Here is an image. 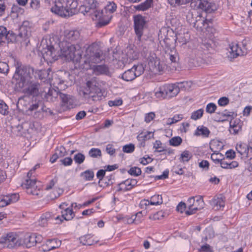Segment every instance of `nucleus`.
<instances>
[{
    "instance_id": "nucleus-60",
    "label": "nucleus",
    "mask_w": 252,
    "mask_h": 252,
    "mask_svg": "<svg viewBox=\"0 0 252 252\" xmlns=\"http://www.w3.org/2000/svg\"><path fill=\"white\" fill-rule=\"evenodd\" d=\"M183 118L182 115H177L174 116L171 119H169L167 125H172V124L177 123Z\"/></svg>"
},
{
    "instance_id": "nucleus-41",
    "label": "nucleus",
    "mask_w": 252,
    "mask_h": 252,
    "mask_svg": "<svg viewBox=\"0 0 252 252\" xmlns=\"http://www.w3.org/2000/svg\"><path fill=\"white\" fill-rule=\"evenodd\" d=\"M222 157L223 155L218 152L217 153L214 152L213 154H212L211 156V158L215 162V163H220H220L223 159V158L222 159L220 158Z\"/></svg>"
},
{
    "instance_id": "nucleus-39",
    "label": "nucleus",
    "mask_w": 252,
    "mask_h": 252,
    "mask_svg": "<svg viewBox=\"0 0 252 252\" xmlns=\"http://www.w3.org/2000/svg\"><path fill=\"white\" fill-rule=\"evenodd\" d=\"M151 205H157L161 204L163 202L161 195H154L152 196L149 200Z\"/></svg>"
},
{
    "instance_id": "nucleus-29",
    "label": "nucleus",
    "mask_w": 252,
    "mask_h": 252,
    "mask_svg": "<svg viewBox=\"0 0 252 252\" xmlns=\"http://www.w3.org/2000/svg\"><path fill=\"white\" fill-rule=\"evenodd\" d=\"M212 19L206 18L204 20V18L199 15L196 20V22H195L193 27L197 30H201L202 29L203 27L205 26V24L207 23V22L212 23Z\"/></svg>"
},
{
    "instance_id": "nucleus-7",
    "label": "nucleus",
    "mask_w": 252,
    "mask_h": 252,
    "mask_svg": "<svg viewBox=\"0 0 252 252\" xmlns=\"http://www.w3.org/2000/svg\"><path fill=\"white\" fill-rule=\"evenodd\" d=\"M179 93V86L176 84H166L160 87L155 93L158 98L170 99L176 96Z\"/></svg>"
},
{
    "instance_id": "nucleus-62",
    "label": "nucleus",
    "mask_w": 252,
    "mask_h": 252,
    "mask_svg": "<svg viewBox=\"0 0 252 252\" xmlns=\"http://www.w3.org/2000/svg\"><path fill=\"white\" fill-rule=\"evenodd\" d=\"M101 17L97 18L96 20H98V22L96 24V27L98 28H101L109 24L110 20H103L101 19Z\"/></svg>"
},
{
    "instance_id": "nucleus-59",
    "label": "nucleus",
    "mask_w": 252,
    "mask_h": 252,
    "mask_svg": "<svg viewBox=\"0 0 252 252\" xmlns=\"http://www.w3.org/2000/svg\"><path fill=\"white\" fill-rule=\"evenodd\" d=\"M168 174H169V170H165L162 175H158L156 176H153V177L155 178V180L157 181L158 180H163L165 179L168 178Z\"/></svg>"
},
{
    "instance_id": "nucleus-38",
    "label": "nucleus",
    "mask_w": 252,
    "mask_h": 252,
    "mask_svg": "<svg viewBox=\"0 0 252 252\" xmlns=\"http://www.w3.org/2000/svg\"><path fill=\"white\" fill-rule=\"evenodd\" d=\"M168 53H167V55L169 56V59L171 63H176L179 60V56L178 53L176 52L175 49L169 50Z\"/></svg>"
},
{
    "instance_id": "nucleus-61",
    "label": "nucleus",
    "mask_w": 252,
    "mask_h": 252,
    "mask_svg": "<svg viewBox=\"0 0 252 252\" xmlns=\"http://www.w3.org/2000/svg\"><path fill=\"white\" fill-rule=\"evenodd\" d=\"M156 115L154 112H150L146 114L145 116V122L147 123H149L155 117Z\"/></svg>"
},
{
    "instance_id": "nucleus-4",
    "label": "nucleus",
    "mask_w": 252,
    "mask_h": 252,
    "mask_svg": "<svg viewBox=\"0 0 252 252\" xmlns=\"http://www.w3.org/2000/svg\"><path fill=\"white\" fill-rule=\"evenodd\" d=\"M158 38L162 40V41H160V43L164 47L166 52L169 50L175 49V43L177 38L172 29L162 28L159 31Z\"/></svg>"
},
{
    "instance_id": "nucleus-52",
    "label": "nucleus",
    "mask_w": 252,
    "mask_h": 252,
    "mask_svg": "<svg viewBox=\"0 0 252 252\" xmlns=\"http://www.w3.org/2000/svg\"><path fill=\"white\" fill-rule=\"evenodd\" d=\"M217 106L214 103H209L206 107V111L208 113L212 114L215 112L217 109Z\"/></svg>"
},
{
    "instance_id": "nucleus-49",
    "label": "nucleus",
    "mask_w": 252,
    "mask_h": 252,
    "mask_svg": "<svg viewBox=\"0 0 252 252\" xmlns=\"http://www.w3.org/2000/svg\"><path fill=\"white\" fill-rule=\"evenodd\" d=\"M78 11L83 13L84 15L87 14L92 16L91 12L90 11L89 6L87 4L85 3V1L84 2V4L83 5L80 6L79 9H78Z\"/></svg>"
},
{
    "instance_id": "nucleus-63",
    "label": "nucleus",
    "mask_w": 252,
    "mask_h": 252,
    "mask_svg": "<svg viewBox=\"0 0 252 252\" xmlns=\"http://www.w3.org/2000/svg\"><path fill=\"white\" fill-rule=\"evenodd\" d=\"M123 100L121 99H116L115 100H110L108 101V104L110 106H119L122 104Z\"/></svg>"
},
{
    "instance_id": "nucleus-37",
    "label": "nucleus",
    "mask_w": 252,
    "mask_h": 252,
    "mask_svg": "<svg viewBox=\"0 0 252 252\" xmlns=\"http://www.w3.org/2000/svg\"><path fill=\"white\" fill-rule=\"evenodd\" d=\"M79 240L83 245L91 246L94 244V241L92 239V237L90 234L81 236L80 237Z\"/></svg>"
},
{
    "instance_id": "nucleus-44",
    "label": "nucleus",
    "mask_w": 252,
    "mask_h": 252,
    "mask_svg": "<svg viewBox=\"0 0 252 252\" xmlns=\"http://www.w3.org/2000/svg\"><path fill=\"white\" fill-rule=\"evenodd\" d=\"M204 113V110L202 108L199 109L191 113L190 119L193 120H197L201 118Z\"/></svg>"
},
{
    "instance_id": "nucleus-19",
    "label": "nucleus",
    "mask_w": 252,
    "mask_h": 252,
    "mask_svg": "<svg viewBox=\"0 0 252 252\" xmlns=\"http://www.w3.org/2000/svg\"><path fill=\"white\" fill-rule=\"evenodd\" d=\"M61 241L58 239H48L46 243L41 246V251L44 252L58 248L61 245Z\"/></svg>"
},
{
    "instance_id": "nucleus-21",
    "label": "nucleus",
    "mask_w": 252,
    "mask_h": 252,
    "mask_svg": "<svg viewBox=\"0 0 252 252\" xmlns=\"http://www.w3.org/2000/svg\"><path fill=\"white\" fill-rule=\"evenodd\" d=\"M63 6L64 4L63 0H58L55 1V5L51 8V11L58 15L65 17L66 16L63 7Z\"/></svg>"
},
{
    "instance_id": "nucleus-32",
    "label": "nucleus",
    "mask_w": 252,
    "mask_h": 252,
    "mask_svg": "<svg viewBox=\"0 0 252 252\" xmlns=\"http://www.w3.org/2000/svg\"><path fill=\"white\" fill-rule=\"evenodd\" d=\"M199 16V14L197 12L189 11L186 16L187 21L190 25L193 26L195 22H196V20Z\"/></svg>"
},
{
    "instance_id": "nucleus-24",
    "label": "nucleus",
    "mask_w": 252,
    "mask_h": 252,
    "mask_svg": "<svg viewBox=\"0 0 252 252\" xmlns=\"http://www.w3.org/2000/svg\"><path fill=\"white\" fill-rule=\"evenodd\" d=\"M230 54L231 58H236L239 56L243 55L244 52L239 47L238 43H232L230 45Z\"/></svg>"
},
{
    "instance_id": "nucleus-53",
    "label": "nucleus",
    "mask_w": 252,
    "mask_h": 252,
    "mask_svg": "<svg viewBox=\"0 0 252 252\" xmlns=\"http://www.w3.org/2000/svg\"><path fill=\"white\" fill-rule=\"evenodd\" d=\"M36 77L39 78L40 80H43L45 79L48 76V73L46 70H40L36 72Z\"/></svg>"
},
{
    "instance_id": "nucleus-13",
    "label": "nucleus",
    "mask_w": 252,
    "mask_h": 252,
    "mask_svg": "<svg viewBox=\"0 0 252 252\" xmlns=\"http://www.w3.org/2000/svg\"><path fill=\"white\" fill-rule=\"evenodd\" d=\"M144 71V68L142 64L134 65L130 69L125 71L121 75V78L126 81H131L140 76Z\"/></svg>"
},
{
    "instance_id": "nucleus-58",
    "label": "nucleus",
    "mask_w": 252,
    "mask_h": 252,
    "mask_svg": "<svg viewBox=\"0 0 252 252\" xmlns=\"http://www.w3.org/2000/svg\"><path fill=\"white\" fill-rule=\"evenodd\" d=\"M106 9L107 10L109 11L111 13H113L117 9V5L114 2H109V4H108L106 6Z\"/></svg>"
},
{
    "instance_id": "nucleus-43",
    "label": "nucleus",
    "mask_w": 252,
    "mask_h": 252,
    "mask_svg": "<svg viewBox=\"0 0 252 252\" xmlns=\"http://www.w3.org/2000/svg\"><path fill=\"white\" fill-rule=\"evenodd\" d=\"M114 179L115 177L112 174L105 177L103 179V183H102L103 184L102 187H108L112 185L113 184L112 180H114Z\"/></svg>"
},
{
    "instance_id": "nucleus-30",
    "label": "nucleus",
    "mask_w": 252,
    "mask_h": 252,
    "mask_svg": "<svg viewBox=\"0 0 252 252\" xmlns=\"http://www.w3.org/2000/svg\"><path fill=\"white\" fill-rule=\"evenodd\" d=\"M16 197V193H12L7 195L3 196L2 198H0V207H4L12 202L13 199Z\"/></svg>"
},
{
    "instance_id": "nucleus-3",
    "label": "nucleus",
    "mask_w": 252,
    "mask_h": 252,
    "mask_svg": "<svg viewBox=\"0 0 252 252\" xmlns=\"http://www.w3.org/2000/svg\"><path fill=\"white\" fill-rule=\"evenodd\" d=\"M169 4L173 7L186 4L190 2V5L194 8L200 9L206 13H211L214 10L213 4L208 0H168Z\"/></svg>"
},
{
    "instance_id": "nucleus-9",
    "label": "nucleus",
    "mask_w": 252,
    "mask_h": 252,
    "mask_svg": "<svg viewBox=\"0 0 252 252\" xmlns=\"http://www.w3.org/2000/svg\"><path fill=\"white\" fill-rule=\"evenodd\" d=\"M31 35V27L28 21H25L19 28V33L17 35V43H19L21 47H27L30 43L29 37Z\"/></svg>"
},
{
    "instance_id": "nucleus-35",
    "label": "nucleus",
    "mask_w": 252,
    "mask_h": 252,
    "mask_svg": "<svg viewBox=\"0 0 252 252\" xmlns=\"http://www.w3.org/2000/svg\"><path fill=\"white\" fill-rule=\"evenodd\" d=\"M94 172L92 170H87L80 174V177L85 181H92L94 178Z\"/></svg>"
},
{
    "instance_id": "nucleus-26",
    "label": "nucleus",
    "mask_w": 252,
    "mask_h": 252,
    "mask_svg": "<svg viewBox=\"0 0 252 252\" xmlns=\"http://www.w3.org/2000/svg\"><path fill=\"white\" fill-rule=\"evenodd\" d=\"M94 73L97 75L99 74H107L109 71L106 65H94L92 67Z\"/></svg>"
},
{
    "instance_id": "nucleus-23",
    "label": "nucleus",
    "mask_w": 252,
    "mask_h": 252,
    "mask_svg": "<svg viewBox=\"0 0 252 252\" xmlns=\"http://www.w3.org/2000/svg\"><path fill=\"white\" fill-rule=\"evenodd\" d=\"M61 92L57 91L54 88H49L48 93H45L44 94V99L47 101H54L56 100L58 96H59V94Z\"/></svg>"
},
{
    "instance_id": "nucleus-50",
    "label": "nucleus",
    "mask_w": 252,
    "mask_h": 252,
    "mask_svg": "<svg viewBox=\"0 0 252 252\" xmlns=\"http://www.w3.org/2000/svg\"><path fill=\"white\" fill-rule=\"evenodd\" d=\"M85 159V156L81 153L76 154L74 157V160L75 162L78 164L82 163L84 161Z\"/></svg>"
},
{
    "instance_id": "nucleus-57",
    "label": "nucleus",
    "mask_w": 252,
    "mask_h": 252,
    "mask_svg": "<svg viewBox=\"0 0 252 252\" xmlns=\"http://www.w3.org/2000/svg\"><path fill=\"white\" fill-rule=\"evenodd\" d=\"M142 217V212H139L135 215L132 216L131 219L133 220V222L137 224L140 222V219Z\"/></svg>"
},
{
    "instance_id": "nucleus-55",
    "label": "nucleus",
    "mask_w": 252,
    "mask_h": 252,
    "mask_svg": "<svg viewBox=\"0 0 252 252\" xmlns=\"http://www.w3.org/2000/svg\"><path fill=\"white\" fill-rule=\"evenodd\" d=\"M135 147L133 144L126 145L123 147V151L125 153H131L134 151Z\"/></svg>"
},
{
    "instance_id": "nucleus-48",
    "label": "nucleus",
    "mask_w": 252,
    "mask_h": 252,
    "mask_svg": "<svg viewBox=\"0 0 252 252\" xmlns=\"http://www.w3.org/2000/svg\"><path fill=\"white\" fill-rule=\"evenodd\" d=\"M182 139L180 136L172 137L169 140V144L173 146H178L181 144Z\"/></svg>"
},
{
    "instance_id": "nucleus-5",
    "label": "nucleus",
    "mask_w": 252,
    "mask_h": 252,
    "mask_svg": "<svg viewBox=\"0 0 252 252\" xmlns=\"http://www.w3.org/2000/svg\"><path fill=\"white\" fill-rule=\"evenodd\" d=\"M17 245L26 247L27 248L35 246L43 241L42 236L36 233H26L18 236L17 235Z\"/></svg>"
},
{
    "instance_id": "nucleus-16",
    "label": "nucleus",
    "mask_w": 252,
    "mask_h": 252,
    "mask_svg": "<svg viewBox=\"0 0 252 252\" xmlns=\"http://www.w3.org/2000/svg\"><path fill=\"white\" fill-rule=\"evenodd\" d=\"M85 3L87 4L90 9V11L92 14L93 20H96L102 17L103 14L102 10L98 9V3L96 0H85Z\"/></svg>"
},
{
    "instance_id": "nucleus-1",
    "label": "nucleus",
    "mask_w": 252,
    "mask_h": 252,
    "mask_svg": "<svg viewBox=\"0 0 252 252\" xmlns=\"http://www.w3.org/2000/svg\"><path fill=\"white\" fill-rule=\"evenodd\" d=\"M34 69L17 61V89L19 88L25 96L37 99L43 95L39 83L32 80Z\"/></svg>"
},
{
    "instance_id": "nucleus-2",
    "label": "nucleus",
    "mask_w": 252,
    "mask_h": 252,
    "mask_svg": "<svg viewBox=\"0 0 252 252\" xmlns=\"http://www.w3.org/2000/svg\"><path fill=\"white\" fill-rule=\"evenodd\" d=\"M82 46L80 42L75 44L62 42L60 44L61 54L59 55L66 61L80 63L82 60L81 50Z\"/></svg>"
},
{
    "instance_id": "nucleus-33",
    "label": "nucleus",
    "mask_w": 252,
    "mask_h": 252,
    "mask_svg": "<svg viewBox=\"0 0 252 252\" xmlns=\"http://www.w3.org/2000/svg\"><path fill=\"white\" fill-rule=\"evenodd\" d=\"M239 163L236 161L228 162L225 160V158H223L221 163L220 166L224 169H233L238 167Z\"/></svg>"
},
{
    "instance_id": "nucleus-47",
    "label": "nucleus",
    "mask_w": 252,
    "mask_h": 252,
    "mask_svg": "<svg viewBox=\"0 0 252 252\" xmlns=\"http://www.w3.org/2000/svg\"><path fill=\"white\" fill-rule=\"evenodd\" d=\"M89 156L93 158L101 157V151L97 148H92L89 152Z\"/></svg>"
},
{
    "instance_id": "nucleus-11",
    "label": "nucleus",
    "mask_w": 252,
    "mask_h": 252,
    "mask_svg": "<svg viewBox=\"0 0 252 252\" xmlns=\"http://www.w3.org/2000/svg\"><path fill=\"white\" fill-rule=\"evenodd\" d=\"M188 203H189L188 209L185 211V214L188 216L195 214L197 211L203 208L204 206L202 196L191 197L188 199Z\"/></svg>"
},
{
    "instance_id": "nucleus-31",
    "label": "nucleus",
    "mask_w": 252,
    "mask_h": 252,
    "mask_svg": "<svg viewBox=\"0 0 252 252\" xmlns=\"http://www.w3.org/2000/svg\"><path fill=\"white\" fill-rule=\"evenodd\" d=\"M41 97H40L39 98H38L37 99H33V100H32V104L30 105L28 110L30 111L36 110L39 106H41L42 111L47 112V110L44 109V108L43 106V103L41 100Z\"/></svg>"
},
{
    "instance_id": "nucleus-17",
    "label": "nucleus",
    "mask_w": 252,
    "mask_h": 252,
    "mask_svg": "<svg viewBox=\"0 0 252 252\" xmlns=\"http://www.w3.org/2000/svg\"><path fill=\"white\" fill-rule=\"evenodd\" d=\"M0 244L3 245V247L13 248L16 246V234L9 232L0 239Z\"/></svg>"
},
{
    "instance_id": "nucleus-36",
    "label": "nucleus",
    "mask_w": 252,
    "mask_h": 252,
    "mask_svg": "<svg viewBox=\"0 0 252 252\" xmlns=\"http://www.w3.org/2000/svg\"><path fill=\"white\" fill-rule=\"evenodd\" d=\"M153 0H146L144 2L140 3V4L136 6L135 9L137 10L144 11L151 6V4L153 3Z\"/></svg>"
},
{
    "instance_id": "nucleus-15",
    "label": "nucleus",
    "mask_w": 252,
    "mask_h": 252,
    "mask_svg": "<svg viewBox=\"0 0 252 252\" xmlns=\"http://www.w3.org/2000/svg\"><path fill=\"white\" fill-rule=\"evenodd\" d=\"M7 41V43L16 42V35L14 33H7L6 29L3 26H0V46Z\"/></svg>"
},
{
    "instance_id": "nucleus-22",
    "label": "nucleus",
    "mask_w": 252,
    "mask_h": 252,
    "mask_svg": "<svg viewBox=\"0 0 252 252\" xmlns=\"http://www.w3.org/2000/svg\"><path fill=\"white\" fill-rule=\"evenodd\" d=\"M64 4L68 9L70 16L76 14L78 11L77 8L78 3L77 0H63Z\"/></svg>"
},
{
    "instance_id": "nucleus-42",
    "label": "nucleus",
    "mask_w": 252,
    "mask_h": 252,
    "mask_svg": "<svg viewBox=\"0 0 252 252\" xmlns=\"http://www.w3.org/2000/svg\"><path fill=\"white\" fill-rule=\"evenodd\" d=\"M236 149L238 153H240L241 155L245 154L248 155L249 148L246 145H237Z\"/></svg>"
},
{
    "instance_id": "nucleus-12",
    "label": "nucleus",
    "mask_w": 252,
    "mask_h": 252,
    "mask_svg": "<svg viewBox=\"0 0 252 252\" xmlns=\"http://www.w3.org/2000/svg\"><path fill=\"white\" fill-rule=\"evenodd\" d=\"M133 28L137 39L141 41L143 35L144 30L146 28L145 18L141 15H136L133 16Z\"/></svg>"
},
{
    "instance_id": "nucleus-40",
    "label": "nucleus",
    "mask_w": 252,
    "mask_h": 252,
    "mask_svg": "<svg viewBox=\"0 0 252 252\" xmlns=\"http://www.w3.org/2000/svg\"><path fill=\"white\" fill-rule=\"evenodd\" d=\"M191 154L189 151H184L181 155L179 158L181 161L183 162L189 161L192 158Z\"/></svg>"
},
{
    "instance_id": "nucleus-51",
    "label": "nucleus",
    "mask_w": 252,
    "mask_h": 252,
    "mask_svg": "<svg viewBox=\"0 0 252 252\" xmlns=\"http://www.w3.org/2000/svg\"><path fill=\"white\" fill-rule=\"evenodd\" d=\"M127 172L129 174L134 176H138L141 174V169L136 166L130 168Z\"/></svg>"
},
{
    "instance_id": "nucleus-27",
    "label": "nucleus",
    "mask_w": 252,
    "mask_h": 252,
    "mask_svg": "<svg viewBox=\"0 0 252 252\" xmlns=\"http://www.w3.org/2000/svg\"><path fill=\"white\" fill-rule=\"evenodd\" d=\"M210 134V131L207 127L200 126L197 127L194 135L196 136H202L203 137H208Z\"/></svg>"
},
{
    "instance_id": "nucleus-34",
    "label": "nucleus",
    "mask_w": 252,
    "mask_h": 252,
    "mask_svg": "<svg viewBox=\"0 0 252 252\" xmlns=\"http://www.w3.org/2000/svg\"><path fill=\"white\" fill-rule=\"evenodd\" d=\"M75 214L72 209L67 208L62 211V217L65 220H70L74 217Z\"/></svg>"
},
{
    "instance_id": "nucleus-54",
    "label": "nucleus",
    "mask_w": 252,
    "mask_h": 252,
    "mask_svg": "<svg viewBox=\"0 0 252 252\" xmlns=\"http://www.w3.org/2000/svg\"><path fill=\"white\" fill-rule=\"evenodd\" d=\"M56 154L59 157H63L66 154L65 148L63 146H61L56 149L55 151Z\"/></svg>"
},
{
    "instance_id": "nucleus-18",
    "label": "nucleus",
    "mask_w": 252,
    "mask_h": 252,
    "mask_svg": "<svg viewBox=\"0 0 252 252\" xmlns=\"http://www.w3.org/2000/svg\"><path fill=\"white\" fill-rule=\"evenodd\" d=\"M80 33L78 31H65L64 32V37L63 42L71 43L72 42L76 41V43L80 42V44H82L81 42L78 41L80 39Z\"/></svg>"
},
{
    "instance_id": "nucleus-8",
    "label": "nucleus",
    "mask_w": 252,
    "mask_h": 252,
    "mask_svg": "<svg viewBox=\"0 0 252 252\" xmlns=\"http://www.w3.org/2000/svg\"><path fill=\"white\" fill-rule=\"evenodd\" d=\"M85 56L89 63H98L102 60V53L98 45L93 43L86 50Z\"/></svg>"
},
{
    "instance_id": "nucleus-46",
    "label": "nucleus",
    "mask_w": 252,
    "mask_h": 252,
    "mask_svg": "<svg viewBox=\"0 0 252 252\" xmlns=\"http://www.w3.org/2000/svg\"><path fill=\"white\" fill-rule=\"evenodd\" d=\"M106 170L105 169H100L96 173V177L99 179L98 185L100 187H102L103 184H101L103 183V179L105 177Z\"/></svg>"
},
{
    "instance_id": "nucleus-56",
    "label": "nucleus",
    "mask_w": 252,
    "mask_h": 252,
    "mask_svg": "<svg viewBox=\"0 0 252 252\" xmlns=\"http://www.w3.org/2000/svg\"><path fill=\"white\" fill-rule=\"evenodd\" d=\"M7 110V105L3 101H0V113L2 115H5L8 112Z\"/></svg>"
},
{
    "instance_id": "nucleus-64",
    "label": "nucleus",
    "mask_w": 252,
    "mask_h": 252,
    "mask_svg": "<svg viewBox=\"0 0 252 252\" xmlns=\"http://www.w3.org/2000/svg\"><path fill=\"white\" fill-rule=\"evenodd\" d=\"M229 103V99L226 97H222L218 100V104L220 106H224Z\"/></svg>"
},
{
    "instance_id": "nucleus-10",
    "label": "nucleus",
    "mask_w": 252,
    "mask_h": 252,
    "mask_svg": "<svg viewBox=\"0 0 252 252\" xmlns=\"http://www.w3.org/2000/svg\"><path fill=\"white\" fill-rule=\"evenodd\" d=\"M32 174V170H31L27 173V178L25 182L21 184V187L23 189H25L27 193L33 195H38L40 194V189H37L36 185V180L31 179Z\"/></svg>"
},
{
    "instance_id": "nucleus-45",
    "label": "nucleus",
    "mask_w": 252,
    "mask_h": 252,
    "mask_svg": "<svg viewBox=\"0 0 252 252\" xmlns=\"http://www.w3.org/2000/svg\"><path fill=\"white\" fill-rule=\"evenodd\" d=\"M218 114L221 115L223 117V119L221 120H218L219 122L220 121H224L227 120L229 118H233V115H234V113L233 112H229L227 110H225L222 112H217Z\"/></svg>"
},
{
    "instance_id": "nucleus-20",
    "label": "nucleus",
    "mask_w": 252,
    "mask_h": 252,
    "mask_svg": "<svg viewBox=\"0 0 252 252\" xmlns=\"http://www.w3.org/2000/svg\"><path fill=\"white\" fill-rule=\"evenodd\" d=\"M137 183V181L136 179H127L118 184L119 189H118V191H120L122 190H129L131 189L132 188H133L134 186H135Z\"/></svg>"
},
{
    "instance_id": "nucleus-14",
    "label": "nucleus",
    "mask_w": 252,
    "mask_h": 252,
    "mask_svg": "<svg viewBox=\"0 0 252 252\" xmlns=\"http://www.w3.org/2000/svg\"><path fill=\"white\" fill-rule=\"evenodd\" d=\"M42 58L47 63H52L58 59L60 56L58 51L53 45H47L42 51Z\"/></svg>"
},
{
    "instance_id": "nucleus-28",
    "label": "nucleus",
    "mask_w": 252,
    "mask_h": 252,
    "mask_svg": "<svg viewBox=\"0 0 252 252\" xmlns=\"http://www.w3.org/2000/svg\"><path fill=\"white\" fill-rule=\"evenodd\" d=\"M239 122L237 121H232V120L230 122V132L233 134H237L239 131L242 129V124L240 123V120Z\"/></svg>"
},
{
    "instance_id": "nucleus-6",
    "label": "nucleus",
    "mask_w": 252,
    "mask_h": 252,
    "mask_svg": "<svg viewBox=\"0 0 252 252\" xmlns=\"http://www.w3.org/2000/svg\"><path fill=\"white\" fill-rule=\"evenodd\" d=\"M86 86L85 91L83 92L85 97L92 98L94 101L100 100L104 97L102 90L98 87V84L96 81H88Z\"/></svg>"
},
{
    "instance_id": "nucleus-25",
    "label": "nucleus",
    "mask_w": 252,
    "mask_h": 252,
    "mask_svg": "<svg viewBox=\"0 0 252 252\" xmlns=\"http://www.w3.org/2000/svg\"><path fill=\"white\" fill-rule=\"evenodd\" d=\"M59 96L63 103L62 105L69 108L70 106L72 107L73 104V99L71 96L61 92L59 94Z\"/></svg>"
}]
</instances>
